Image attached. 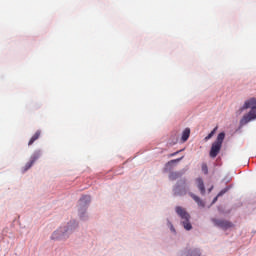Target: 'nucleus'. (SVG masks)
Masks as SVG:
<instances>
[{
  "label": "nucleus",
  "mask_w": 256,
  "mask_h": 256,
  "mask_svg": "<svg viewBox=\"0 0 256 256\" xmlns=\"http://www.w3.org/2000/svg\"><path fill=\"white\" fill-rule=\"evenodd\" d=\"M243 109H251L249 113L244 115L242 119L240 120L241 127L247 125V123H251V121H255L256 119V99L252 98L250 100H247L244 103Z\"/></svg>",
  "instance_id": "1"
},
{
  "label": "nucleus",
  "mask_w": 256,
  "mask_h": 256,
  "mask_svg": "<svg viewBox=\"0 0 256 256\" xmlns=\"http://www.w3.org/2000/svg\"><path fill=\"white\" fill-rule=\"evenodd\" d=\"M225 140L224 132L218 134L217 139L212 143L209 151L210 159H215L219 152L221 151V147H223V141Z\"/></svg>",
  "instance_id": "2"
},
{
  "label": "nucleus",
  "mask_w": 256,
  "mask_h": 256,
  "mask_svg": "<svg viewBox=\"0 0 256 256\" xmlns=\"http://www.w3.org/2000/svg\"><path fill=\"white\" fill-rule=\"evenodd\" d=\"M176 213L181 218L184 229H186V231H191L193 229L191 222H189V219H191V215L187 213V210H185V208L181 206H177Z\"/></svg>",
  "instance_id": "3"
},
{
  "label": "nucleus",
  "mask_w": 256,
  "mask_h": 256,
  "mask_svg": "<svg viewBox=\"0 0 256 256\" xmlns=\"http://www.w3.org/2000/svg\"><path fill=\"white\" fill-rule=\"evenodd\" d=\"M212 223H214L216 227H220V229H223V231H227L228 229H233V227H235V224H233L229 220L212 218Z\"/></svg>",
  "instance_id": "4"
},
{
  "label": "nucleus",
  "mask_w": 256,
  "mask_h": 256,
  "mask_svg": "<svg viewBox=\"0 0 256 256\" xmlns=\"http://www.w3.org/2000/svg\"><path fill=\"white\" fill-rule=\"evenodd\" d=\"M68 231L69 230L65 227L60 228L52 234L51 239H53L54 241H61V239H67V235L65 233H67Z\"/></svg>",
  "instance_id": "5"
},
{
  "label": "nucleus",
  "mask_w": 256,
  "mask_h": 256,
  "mask_svg": "<svg viewBox=\"0 0 256 256\" xmlns=\"http://www.w3.org/2000/svg\"><path fill=\"white\" fill-rule=\"evenodd\" d=\"M39 157H41V151H35L31 157H30V161L25 165L24 167V171H29V169H31V167H33V164L35 163V161H37V159H39Z\"/></svg>",
  "instance_id": "6"
},
{
  "label": "nucleus",
  "mask_w": 256,
  "mask_h": 256,
  "mask_svg": "<svg viewBox=\"0 0 256 256\" xmlns=\"http://www.w3.org/2000/svg\"><path fill=\"white\" fill-rule=\"evenodd\" d=\"M195 183L201 195H205V183L203 182V178H196Z\"/></svg>",
  "instance_id": "7"
},
{
  "label": "nucleus",
  "mask_w": 256,
  "mask_h": 256,
  "mask_svg": "<svg viewBox=\"0 0 256 256\" xmlns=\"http://www.w3.org/2000/svg\"><path fill=\"white\" fill-rule=\"evenodd\" d=\"M190 197H192V199L195 201V203H197L198 207H205V202H203V200H201V198H199V196L190 193Z\"/></svg>",
  "instance_id": "8"
},
{
  "label": "nucleus",
  "mask_w": 256,
  "mask_h": 256,
  "mask_svg": "<svg viewBox=\"0 0 256 256\" xmlns=\"http://www.w3.org/2000/svg\"><path fill=\"white\" fill-rule=\"evenodd\" d=\"M41 137V130H38L35 132V134L31 137V139L28 142V145L31 146Z\"/></svg>",
  "instance_id": "9"
},
{
  "label": "nucleus",
  "mask_w": 256,
  "mask_h": 256,
  "mask_svg": "<svg viewBox=\"0 0 256 256\" xmlns=\"http://www.w3.org/2000/svg\"><path fill=\"white\" fill-rule=\"evenodd\" d=\"M89 203H91V196L89 195L82 196V198L80 199V205H82V207H85L89 205Z\"/></svg>",
  "instance_id": "10"
},
{
  "label": "nucleus",
  "mask_w": 256,
  "mask_h": 256,
  "mask_svg": "<svg viewBox=\"0 0 256 256\" xmlns=\"http://www.w3.org/2000/svg\"><path fill=\"white\" fill-rule=\"evenodd\" d=\"M191 135V129L186 128L183 132H182V137H181V141L183 143H185V141H187L189 139Z\"/></svg>",
  "instance_id": "11"
},
{
  "label": "nucleus",
  "mask_w": 256,
  "mask_h": 256,
  "mask_svg": "<svg viewBox=\"0 0 256 256\" xmlns=\"http://www.w3.org/2000/svg\"><path fill=\"white\" fill-rule=\"evenodd\" d=\"M183 157H180V158H177V159H174V160H170L167 162L166 164V167H171V165H175V163H179L180 161H183Z\"/></svg>",
  "instance_id": "12"
},
{
  "label": "nucleus",
  "mask_w": 256,
  "mask_h": 256,
  "mask_svg": "<svg viewBox=\"0 0 256 256\" xmlns=\"http://www.w3.org/2000/svg\"><path fill=\"white\" fill-rule=\"evenodd\" d=\"M217 126L204 138V141H209V139H213V135L217 133Z\"/></svg>",
  "instance_id": "13"
},
{
  "label": "nucleus",
  "mask_w": 256,
  "mask_h": 256,
  "mask_svg": "<svg viewBox=\"0 0 256 256\" xmlns=\"http://www.w3.org/2000/svg\"><path fill=\"white\" fill-rule=\"evenodd\" d=\"M179 177H180V174L178 172H172L169 175V179L171 181H175V179H179Z\"/></svg>",
  "instance_id": "14"
},
{
  "label": "nucleus",
  "mask_w": 256,
  "mask_h": 256,
  "mask_svg": "<svg viewBox=\"0 0 256 256\" xmlns=\"http://www.w3.org/2000/svg\"><path fill=\"white\" fill-rule=\"evenodd\" d=\"M202 171L205 175L209 173V168L207 167V164H202Z\"/></svg>",
  "instance_id": "15"
},
{
  "label": "nucleus",
  "mask_w": 256,
  "mask_h": 256,
  "mask_svg": "<svg viewBox=\"0 0 256 256\" xmlns=\"http://www.w3.org/2000/svg\"><path fill=\"white\" fill-rule=\"evenodd\" d=\"M181 151H185V149H181V150H178L172 154H169V157H175V155H179V153H181Z\"/></svg>",
  "instance_id": "16"
},
{
  "label": "nucleus",
  "mask_w": 256,
  "mask_h": 256,
  "mask_svg": "<svg viewBox=\"0 0 256 256\" xmlns=\"http://www.w3.org/2000/svg\"><path fill=\"white\" fill-rule=\"evenodd\" d=\"M222 193H225V192H220L215 198H214V200H213V203H215V201H217V199L219 198V197H221V194Z\"/></svg>",
  "instance_id": "17"
},
{
  "label": "nucleus",
  "mask_w": 256,
  "mask_h": 256,
  "mask_svg": "<svg viewBox=\"0 0 256 256\" xmlns=\"http://www.w3.org/2000/svg\"><path fill=\"white\" fill-rule=\"evenodd\" d=\"M182 185H185V180H181Z\"/></svg>",
  "instance_id": "18"
},
{
  "label": "nucleus",
  "mask_w": 256,
  "mask_h": 256,
  "mask_svg": "<svg viewBox=\"0 0 256 256\" xmlns=\"http://www.w3.org/2000/svg\"><path fill=\"white\" fill-rule=\"evenodd\" d=\"M177 189H179V187H176V188H175V193H177Z\"/></svg>",
  "instance_id": "19"
},
{
  "label": "nucleus",
  "mask_w": 256,
  "mask_h": 256,
  "mask_svg": "<svg viewBox=\"0 0 256 256\" xmlns=\"http://www.w3.org/2000/svg\"><path fill=\"white\" fill-rule=\"evenodd\" d=\"M211 189H213V188H210V189H209V193H211Z\"/></svg>",
  "instance_id": "20"
},
{
  "label": "nucleus",
  "mask_w": 256,
  "mask_h": 256,
  "mask_svg": "<svg viewBox=\"0 0 256 256\" xmlns=\"http://www.w3.org/2000/svg\"><path fill=\"white\" fill-rule=\"evenodd\" d=\"M173 231H175V228H172Z\"/></svg>",
  "instance_id": "21"
}]
</instances>
